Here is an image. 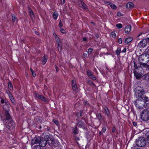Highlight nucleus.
<instances>
[{
	"label": "nucleus",
	"instance_id": "1",
	"mask_svg": "<svg viewBox=\"0 0 149 149\" xmlns=\"http://www.w3.org/2000/svg\"><path fill=\"white\" fill-rule=\"evenodd\" d=\"M141 99H138L134 102L135 106L139 109H143L146 107V103Z\"/></svg>",
	"mask_w": 149,
	"mask_h": 149
},
{
	"label": "nucleus",
	"instance_id": "2",
	"mask_svg": "<svg viewBox=\"0 0 149 149\" xmlns=\"http://www.w3.org/2000/svg\"><path fill=\"white\" fill-rule=\"evenodd\" d=\"M144 94L143 88L140 87H137L135 88V95L137 98L142 99V97Z\"/></svg>",
	"mask_w": 149,
	"mask_h": 149
},
{
	"label": "nucleus",
	"instance_id": "3",
	"mask_svg": "<svg viewBox=\"0 0 149 149\" xmlns=\"http://www.w3.org/2000/svg\"><path fill=\"white\" fill-rule=\"evenodd\" d=\"M136 143L138 146L142 147L146 145V141L144 138L140 137L138 139L136 140Z\"/></svg>",
	"mask_w": 149,
	"mask_h": 149
},
{
	"label": "nucleus",
	"instance_id": "4",
	"mask_svg": "<svg viewBox=\"0 0 149 149\" xmlns=\"http://www.w3.org/2000/svg\"><path fill=\"white\" fill-rule=\"evenodd\" d=\"M141 118L144 121L149 119V111L146 109H144L141 114Z\"/></svg>",
	"mask_w": 149,
	"mask_h": 149
},
{
	"label": "nucleus",
	"instance_id": "5",
	"mask_svg": "<svg viewBox=\"0 0 149 149\" xmlns=\"http://www.w3.org/2000/svg\"><path fill=\"white\" fill-rule=\"evenodd\" d=\"M139 60L142 61L141 63H148L149 61V55L148 54H142L139 58Z\"/></svg>",
	"mask_w": 149,
	"mask_h": 149
},
{
	"label": "nucleus",
	"instance_id": "6",
	"mask_svg": "<svg viewBox=\"0 0 149 149\" xmlns=\"http://www.w3.org/2000/svg\"><path fill=\"white\" fill-rule=\"evenodd\" d=\"M45 138L47 141V143L51 146H56V145L55 144L54 141L50 138L48 136H46Z\"/></svg>",
	"mask_w": 149,
	"mask_h": 149
},
{
	"label": "nucleus",
	"instance_id": "7",
	"mask_svg": "<svg viewBox=\"0 0 149 149\" xmlns=\"http://www.w3.org/2000/svg\"><path fill=\"white\" fill-rule=\"evenodd\" d=\"M47 144V142L45 136V138H40L39 143V145L40 146L44 147L46 146Z\"/></svg>",
	"mask_w": 149,
	"mask_h": 149
},
{
	"label": "nucleus",
	"instance_id": "8",
	"mask_svg": "<svg viewBox=\"0 0 149 149\" xmlns=\"http://www.w3.org/2000/svg\"><path fill=\"white\" fill-rule=\"evenodd\" d=\"M9 121L6 124V127L8 129L10 128H13L15 127V124L14 122L11 120H9Z\"/></svg>",
	"mask_w": 149,
	"mask_h": 149
},
{
	"label": "nucleus",
	"instance_id": "9",
	"mask_svg": "<svg viewBox=\"0 0 149 149\" xmlns=\"http://www.w3.org/2000/svg\"><path fill=\"white\" fill-rule=\"evenodd\" d=\"M2 118L3 120H10V119L11 118V117L8 112L6 111L4 116L2 117Z\"/></svg>",
	"mask_w": 149,
	"mask_h": 149
},
{
	"label": "nucleus",
	"instance_id": "10",
	"mask_svg": "<svg viewBox=\"0 0 149 149\" xmlns=\"http://www.w3.org/2000/svg\"><path fill=\"white\" fill-rule=\"evenodd\" d=\"M72 88L73 90L77 92L78 91V89L77 84L75 82H74L73 80L72 81Z\"/></svg>",
	"mask_w": 149,
	"mask_h": 149
},
{
	"label": "nucleus",
	"instance_id": "11",
	"mask_svg": "<svg viewBox=\"0 0 149 149\" xmlns=\"http://www.w3.org/2000/svg\"><path fill=\"white\" fill-rule=\"evenodd\" d=\"M40 138H35L32 140L31 143L32 145H34L36 143H40Z\"/></svg>",
	"mask_w": 149,
	"mask_h": 149
},
{
	"label": "nucleus",
	"instance_id": "12",
	"mask_svg": "<svg viewBox=\"0 0 149 149\" xmlns=\"http://www.w3.org/2000/svg\"><path fill=\"white\" fill-rule=\"evenodd\" d=\"M34 96L36 97L38 99H41L43 101H46L45 98L43 96L41 95L35 93L34 94Z\"/></svg>",
	"mask_w": 149,
	"mask_h": 149
},
{
	"label": "nucleus",
	"instance_id": "13",
	"mask_svg": "<svg viewBox=\"0 0 149 149\" xmlns=\"http://www.w3.org/2000/svg\"><path fill=\"white\" fill-rule=\"evenodd\" d=\"M134 8V4L132 2H128L126 5V8H127L132 9Z\"/></svg>",
	"mask_w": 149,
	"mask_h": 149
},
{
	"label": "nucleus",
	"instance_id": "14",
	"mask_svg": "<svg viewBox=\"0 0 149 149\" xmlns=\"http://www.w3.org/2000/svg\"><path fill=\"white\" fill-rule=\"evenodd\" d=\"M131 26L130 25L126 26L125 29V33H129L131 30Z\"/></svg>",
	"mask_w": 149,
	"mask_h": 149
},
{
	"label": "nucleus",
	"instance_id": "15",
	"mask_svg": "<svg viewBox=\"0 0 149 149\" xmlns=\"http://www.w3.org/2000/svg\"><path fill=\"white\" fill-rule=\"evenodd\" d=\"M47 60V56L45 55L43 56L42 60V63L43 65H45Z\"/></svg>",
	"mask_w": 149,
	"mask_h": 149
},
{
	"label": "nucleus",
	"instance_id": "16",
	"mask_svg": "<svg viewBox=\"0 0 149 149\" xmlns=\"http://www.w3.org/2000/svg\"><path fill=\"white\" fill-rule=\"evenodd\" d=\"M80 3L79 4L80 6L82 8L85 9L87 8V6L84 4V3L81 1H80Z\"/></svg>",
	"mask_w": 149,
	"mask_h": 149
},
{
	"label": "nucleus",
	"instance_id": "17",
	"mask_svg": "<svg viewBox=\"0 0 149 149\" xmlns=\"http://www.w3.org/2000/svg\"><path fill=\"white\" fill-rule=\"evenodd\" d=\"M134 74L136 78L137 79H140L141 77V74L139 73H138L136 71L134 72Z\"/></svg>",
	"mask_w": 149,
	"mask_h": 149
},
{
	"label": "nucleus",
	"instance_id": "18",
	"mask_svg": "<svg viewBox=\"0 0 149 149\" xmlns=\"http://www.w3.org/2000/svg\"><path fill=\"white\" fill-rule=\"evenodd\" d=\"M55 40L56 41L58 45V47H60V45L61 44V42L60 41V40L59 39V37L57 36H56V37H55Z\"/></svg>",
	"mask_w": 149,
	"mask_h": 149
},
{
	"label": "nucleus",
	"instance_id": "19",
	"mask_svg": "<svg viewBox=\"0 0 149 149\" xmlns=\"http://www.w3.org/2000/svg\"><path fill=\"white\" fill-rule=\"evenodd\" d=\"M107 4H109L111 7V8L113 9H116L117 7L116 5L115 4H113L112 3H110L109 2H107L106 3Z\"/></svg>",
	"mask_w": 149,
	"mask_h": 149
},
{
	"label": "nucleus",
	"instance_id": "20",
	"mask_svg": "<svg viewBox=\"0 0 149 149\" xmlns=\"http://www.w3.org/2000/svg\"><path fill=\"white\" fill-rule=\"evenodd\" d=\"M104 111L106 114L109 117L110 115V112L107 108L105 107L104 108Z\"/></svg>",
	"mask_w": 149,
	"mask_h": 149
},
{
	"label": "nucleus",
	"instance_id": "21",
	"mask_svg": "<svg viewBox=\"0 0 149 149\" xmlns=\"http://www.w3.org/2000/svg\"><path fill=\"white\" fill-rule=\"evenodd\" d=\"M132 40V38L130 37H128L125 39V42L126 43H128Z\"/></svg>",
	"mask_w": 149,
	"mask_h": 149
},
{
	"label": "nucleus",
	"instance_id": "22",
	"mask_svg": "<svg viewBox=\"0 0 149 149\" xmlns=\"http://www.w3.org/2000/svg\"><path fill=\"white\" fill-rule=\"evenodd\" d=\"M147 63H141L140 65L146 69H149V65L146 64Z\"/></svg>",
	"mask_w": 149,
	"mask_h": 149
},
{
	"label": "nucleus",
	"instance_id": "23",
	"mask_svg": "<svg viewBox=\"0 0 149 149\" xmlns=\"http://www.w3.org/2000/svg\"><path fill=\"white\" fill-rule=\"evenodd\" d=\"M1 103L2 104H3L4 103H5V105H6V107L7 108H8L9 107V105L7 103L5 102V100L1 98Z\"/></svg>",
	"mask_w": 149,
	"mask_h": 149
},
{
	"label": "nucleus",
	"instance_id": "24",
	"mask_svg": "<svg viewBox=\"0 0 149 149\" xmlns=\"http://www.w3.org/2000/svg\"><path fill=\"white\" fill-rule=\"evenodd\" d=\"M58 13L56 12H54L53 14V16L54 18L56 19L58 17Z\"/></svg>",
	"mask_w": 149,
	"mask_h": 149
},
{
	"label": "nucleus",
	"instance_id": "25",
	"mask_svg": "<svg viewBox=\"0 0 149 149\" xmlns=\"http://www.w3.org/2000/svg\"><path fill=\"white\" fill-rule=\"evenodd\" d=\"M73 133L75 134H77L78 133V130L77 128V127H75V128L73 129Z\"/></svg>",
	"mask_w": 149,
	"mask_h": 149
},
{
	"label": "nucleus",
	"instance_id": "26",
	"mask_svg": "<svg viewBox=\"0 0 149 149\" xmlns=\"http://www.w3.org/2000/svg\"><path fill=\"white\" fill-rule=\"evenodd\" d=\"M144 79L147 81L149 80V74H147L144 75Z\"/></svg>",
	"mask_w": 149,
	"mask_h": 149
},
{
	"label": "nucleus",
	"instance_id": "27",
	"mask_svg": "<svg viewBox=\"0 0 149 149\" xmlns=\"http://www.w3.org/2000/svg\"><path fill=\"white\" fill-rule=\"evenodd\" d=\"M143 101H144L145 102H148L149 100V98L147 97L144 96L143 98H142L141 99Z\"/></svg>",
	"mask_w": 149,
	"mask_h": 149
},
{
	"label": "nucleus",
	"instance_id": "28",
	"mask_svg": "<svg viewBox=\"0 0 149 149\" xmlns=\"http://www.w3.org/2000/svg\"><path fill=\"white\" fill-rule=\"evenodd\" d=\"M120 49L119 47H118L117 50L116 51V54L117 55L120 54Z\"/></svg>",
	"mask_w": 149,
	"mask_h": 149
},
{
	"label": "nucleus",
	"instance_id": "29",
	"mask_svg": "<svg viewBox=\"0 0 149 149\" xmlns=\"http://www.w3.org/2000/svg\"><path fill=\"white\" fill-rule=\"evenodd\" d=\"M29 14L30 15L31 18H33L34 17V15L33 14V11L31 10L29 12Z\"/></svg>",
	"mask_w": 149,
	"mask_h": 149
},
{
	"label": "nucleus",
	"instance_id": "30",
	"mask_svg": "<svg viewBox=\"0 0 149 149\" xmlns=\"http://www.w3.org/2000/svg\"><path fill=\"white\" fill-rule=\"evenodd\" d=\"M84 123L82 121H79V122L78 123L77 125H79V127H81L83 125Z\"/></svg>",
	"mask_w": 149,
	"mask_h": 149
},
{
	"label": "nucleus",
	"instance_id": "31",
	"mask_svg": "<svg viewBox=\"0 0 149 149\" xmlns=\"http://www.w3.org/2000/svg\"><path fill=\"white\" fill-rule=\"evenodd\" d=\"M116 26L118 29H120L122 27V25L121 24H116Z\"/></svg>",
	"mask_w": 149,
	"mask_h": 149
},
{
	"label": "nucleus",
	"instance_id": "32",
	"mask_svg": "<svg viewBox=\"0 0 149 149\" xmlns=\"http://www.w3.org/2000/svg\"><path fill=\"white\" fill-rule=\"evenodd\" d=\"M8 88L10 90H12L13 89V87L12 84L10 83L9 82L8 85Z\"/></svg>",
	"mask_w": 149,
	"mask_h": 149
},
{
	"label": "nucleus",
	"instance_id": "33",
	"mask_svg": "<svg viewBox=\"0 0 149 149\" xmlns=\"http://www.w3.org/2000/svg\"><path fill=\"white\" fill-rule=\"evenodd\" d=\"M87 74L88 76L90 77L93 74L90 71L88 70L87 72Z\"/></svg>",
	"mask_w": 149,
	"mask_h": 149
},
{
	"label": "nucleus",
	"instance_id": "34",
	"mask_svg": "<svg viewBox=\"0 0 149 149\" xmlns=\"http://www.w3.org/2000/svg\"><path fill=\"white\" fill-rule=\"evenodd\" d=\"M91 79H93V80H96V78L95 77L93 74H92V76H91L89 77Z\"/></svg>",
	"mask_w": 149,
	"mask_h": 149
},
{
	"label": "nucleus",
	"instance_id": "35",
	"mask_svg": "<svg viewBox=\"0 0 149 149\" xmlns=\"http://www.w3.org/2000/svg\"><path fill=\"white\" fill-rule=\"evenodd\" d=\"M16 19V16L14 14L12 15V20L13 22H15Z\"/></svg>",
	"mask_w": 149,
	"mask_h": 149
},
{
	"label": "nucleus",
	"instance_id": "36",
	"mask_svg": "<svg viewBox=\"0 0 149 149\" xmlns=\"http://www.w3.org/2000/svg\"><path fill=\"white\" fill-rule=\"evenodd\" d=\"M30 70H31V72H32L33 76L34 77H35L36 76V74L34 72L33 70L31 68L30 69Z\"/></svg>",
	"mask_w": 149,
	"mask_h": 149
},
{
	"label": "nucleus",
	"instance_id": "37",
	"mask_svg": "<svg viewBox=\"0 0 149 149\" xmlns=\"http://www.w3.org/2000/svg\"><path fill=\"white\" fill-rule=\"evenodd\" d=\"M93 51V49L91 48H90L88 50V53L89 54H91Z\"/></svg>",
	"mask_w": 149,
	"mask_h": 149
},
{
	"label": "nucleus",
	"instance_id": "38",
	"mask_svg": "<svg viewBox=\"0 0 149 149\" xmlns=\"http://www.w3.org/2000/svg\"><path fill=\"white\" fill-rule=\"evenodd\" d=\"M111 35L113 37L115 38L116 36V33L115 32H112L111 33Z\"/></svg>",
	"mask_w": 149,
	"mask_h": 149
},
{
	"label": "nucleus",
	"instance_id": "39",
	"mask_svg": "<svg viewBox=\"0 0 149 149\" xmlns=\"http://www.w3.org/2000/svg\"><path fill=\"white\" fill-rule=\"evenodd\" d=\"M146 135L147 139L149 141V131L146 133Z\"/></svg>",
	"mask_w": 149,
	"mask_h": 149
},
{
	"label": "nucleus",
	"instance_id": "40",
	"mask_svg": "<svg viewBox=\"0 0 149 149\" xmlns=\"http://www.w3.org/2000/svg\"><path fill=\"white\" fill-rule=\"evenodd\" d=\"M53 121L57 125L59 124V122L58 120H56L53 119Z\"/></svg>",
	"mask_w": 149,
	"mask_h": 149
},
{
	"label": "nucleus",
	"instance_id": "41",
	"mask_svg": "<svg viewBox=\"0 0 149 149\" xmlns=\"http://www.w3.org/2000/svg\"><path fill=\"white\" fill-rule=\"evenodd\" d=\"M123 14L121 13L120 12H118L117 13V15L118 16L120 17L123 15Z\"/></svg>",
	"mask_w": 149,
	"mask_h": 149
},
{
	"label": "nucleus",
	"instance_id": "42",
	"mask_svg": "<svg viewBox=\"0 0 149 149\" xmlns=\"http://www.w3.org/2000/svg\"><path fill=\"white\" fill-rule=\"evenodd\" d=\"M10 99L12 103H15V101L13 97H11L10 98Z\"/></svg>",
	"mask_w": 149,
	"mask_h": 149
},
{
	"label": "nucleus",
	"instance_id": "43",
	"mask_svg": "<svg viewBox=\"0 0 149 149\" xmlns=\"http://www.w3.org/2000/svg\"><path fill=\"white\" fill-rule=\"evenodd\" d=\"M58 26L60 28H62V27L63 26V25L62 24V23H61V20H60V21L58 25Z\"/></svg>",
	"mask_w": 149,
	"mask_h": 149
},
{
	"label": "nucleus",
	"instance_id": "44",
	"mask_svg": "<svg viewBox=\"0 0 149 149\" xmlns=\"http://www.w3.org/2000/svg\"><path fill=\"white\" fill-rule=\"evenodd\" d=\"M106 130V128L105 127H103L102 128V131L103 133H105Z\"/></svg>",
	"mask_w": 149,
	"mask_h": 149
},
{
	"label": "nucleus",
	"instance_id": "45",
	"mask_svg": "<svg viewBox=\"0 0 149 149\" xmlns=\"http://www.w3.org/2000/svg\"><path fill=\"white\" fill-rule=\"evenodd\" d=\"M118 42L119 44H121L122 43V40L121 38H119L118 39Z\"/></svg>",
	"mask_w": 149,
	"mask_h": 149
},
{
	"label": "nucleus",
	"instance_id": "46",
	"mask_svg": "<svg viewBox=\"0 0 149 149\" xmlns=\"http://www.w3.org/2000/svg\"><path fill=\"white\" fill-rule=\"evenodd\" d=\"M9 94H8V95L9 97V98H10L11 97H13L12 95V94L10 92H9Z\"/></svg>",
	"mask_w": 149,
	"mask_h": 149
},
{
	"label": "nucleus",
	"instance_id": "47",
	"mask_svg": "<svg viewBox=\"0 0 149 149\" xmlns=\"http://www.w3.org/2000/svg\"><path fill=\"white\" fill-rule=\"evenodd\" d=\"M81 112H80L79 113H78L77 114V116L78 117H80L81 116Z\"/></svg>",
	"mask_w": 149,
	"mask_h": 149
},
{
	"label": "nucleus",
	"instance_id": "48",
	"mask_svg": "<svg viewBox=\"0 0 149 149\" xmlns=\"http://www.w3.org/2000/svg\"><path fill=\"white\" fill-rule=\"evenodd\" d=\"M60 30L61 31V32L62 33H64V29H63V28H60Z\"/></svg>",
	"mask_w": 149,
	"mask_h": 149
},
{
	"label": "nucleus",
	"instance_id": "49",
	"mask_svg": "<svg viewBox=\"0 0 149 149\" xmlns=\"http://www.w3.org/2000/svg\"><path fill=\"white\" fill-rule=\"evenodd\" d=\"M126 50V48H124L123 50L122 51V52L123 53L125 52Z\"/></svg>",
	"mask_w": 149,
	"mask_h": 149
},
{
	"label": "nucleus",
	"instance_id": "50",
	"mask_svg": "<svg viewBox=\"0 0 149 149\" xmlns=\"http://www.w3.org/2000/svg\"><path fill=\"white\" fill-rule=\"evenodd\" d=\"M65 1V0H61V4H63L64 3Z\"/></svg>",
	"mask_w": 149,
	"mask_h": 149
},
{
	"label": "nucleus",
	"instance_id": "51",
	"mask_svg": "<svg viewBox=\"0 0 149 149\" xmlns=\"http://www.w3.org/2000/svg\"><path fill=\"white\" fill-rule=\"evenodd\" d=\"M115 130V127H113L112 128V132H114Z\"/></svg>",
	"mask_w": 149,
	"mask_h": 149
},
{
	"label": "nucleus",
	"instance_id": "52",
	"mask_svg": "<svg viewBox=\"0 0 149 149\" xmlns=\"http://www.w3.org/2000/svg\"><path fill=\"white\" fill-rule=\"evenodd\" d=\"M144 41H146V40H142L140 42V44L141 45V44L143 43V42Z\"/></svg>",
	"mask_w": 149,
	"mask_h": 149
},
{
	"label": "nucleus",
	"instance_id": "53",
	"mask_svg": "<svg viewBox=\"0 0 149 149\" xmlns=\"http://www.w3.org/2000/svg\"><path fill=\"white\" fill-rule=\"evenodd\" d=\"M83 55L85 57H87V54H86V53H84L83 54Z\"/></svg>",
	"mask_w": 149,
	"mask_h": 149
},
{
	"label": "nucleus",
	"instance_id": "54",
	"mask_svg": "<svg viewBox=\"0 0 149 149\" xmlns=\"http://www.w3.org/2000/svg\"><path fill=\"white\" fill-rule=\"evenodd\" d=\"M56 71L57 72H58V67H57L56 66Z\"/></svg>",
	"mask_w": 149,
	"mask_h": 149
},
{
	"label": "nucleus",
	"instance_id": "55",
	"mask_svg": "<svg viewBox=\"0 0 149 149\" xmlns=\"http://www.w3.org/2000/svg\"><path fill=\"white\" fill-rule=\"evenodd\" d=\"M87 40V39L86 38H83V40L84 41H86Z\"/></svg>",
	"mask_w": 149,
	"mask_h": 149
},
{
	"label": "nucleus",
	"instance_id": "56",
	"mask_svg": "<svg viewBox=\"0 0 149 149\" xmlns=\"http://www.w3.org/2000/svg\"><path fill=\"white\" fill-rule=\"evenodd\" d=\"M103 54H104V53H100V54H99V55L100 56H102Z\"/></svg>",
	"mask_w": 149,
	"mask_h": 149
},
{
	"label": "nucleus",
	"instance_id": "57",
	"mask_svg": "<svg viewBox=\"0 0 149 149\" xmlns=\"http://www.w3.org/2000/svg\"><path fill=\"white\" fill-rule=\"evenodd\" d=\"M53 36H54V37H56V36H57V35L56 34L54 33H53Z\"/></svg>",
	"mask_w": 149,
	"mask_h": 149
},
{
	"label": "nucleus",
	"instance_id": "58",
	"mask_svg": "<svg viewBox=\"0 0 149 149\" xmlns=\"http://www.w3.org/2000/svg\"><path fill=\"white\" fill-rule=\"evenodd\" d=\"M133 125L135 126H136V125H137L134 122L133 123Z\"/></svg>",
	"mask_w": 149,
	"mask_h": 149
},
{
	"label": "nucleus",
	"instance_id": "59",
	"mask_svg": "<svg viewBox=\"0 0 149 149\" xmlns=\"http://www.w3.org/2000/svg\"><path fill=\"white\" fill-rule=\"evenodd\" d=\"M95 36L97 38H98L99 37V35L98 34H96L95 35Z\"/></svg>",
	"mask_w": 149,
	"mask_h": 149
},
{
	"label": "nucleus",
	"instance_id": "60",
	"mask_svg": "<svg viewBox=\"0 0 149 149\" xmlns=\"http://www.w3.org/2000/svg\"><path fill=\"white\" fill-rule=\"evenodd\" d=\"M6 92L8 94H8H9V93H8L9 92H10L8 91H6Z\"/></svg>",
	"mask_w": 149,
	"mask_h": 149
},
{
	"label": "nucleus",
	"instance_id": "61",
	"mask_svg": "<svg viewBox=\"0 0 149 149\" xmlns=\"http://www.w3.org/2000/svg\"><path fill=\"white\" fill-rule=\"evenodd\" d=\"M35 33L37 34V35H38V32L37 31H35Z\"/></svg>",
	"mask_w": 149,
	"mask_h": 149
},
{
	"label": "nucleus",
	"instance_id": "62",
	"mask_svg": "<svg viewBox=\"0 0 149 149\" xmlns=\"http://www.w3.org/2000/svg\"><path fill=\"white\" fill-rule=\"evenodd\" d=\"M145 43H144V45L142 44V45H141V46H145Z\"/></svg>",
	"mask_w": 149,
	"mask_h": 149
},
{
	"label": "nucleus",
	"instance_id": "63",
	"mask_svg": "<svg viewBox=\"0 0 149 149\" xmlns=\"http://www.w3.org/2000/svg\"><path fill=\"white\" fill-rule=\"evenodd\" d=\"M104 54H108V53H104Z\"/></svg>",
	"mask_w": 149,
	"mask_h": 149
},
{
	"label": "nucleus",
	"instance_id": "64",
	"mask_svg": "<svg viewBox=\"0 0 149 149\" xmlns=\"http://www.w3.org/2000/svg\"><path fill=\"white\" fill-rule=\"evenodd\" d=\"M90 82L91 83H93V82L91 81Z\"/></svg>",
	"mask_w": 149,
	"mask_h": 149
}]
</instances>
